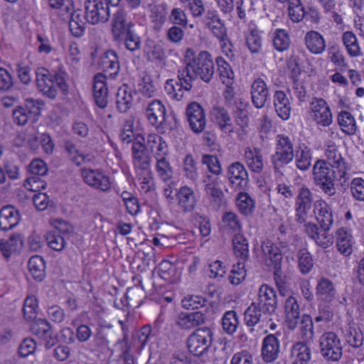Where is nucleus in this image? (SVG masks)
<instances>
[{
  "instance_id": "nucleus-20",
  "label": "nucleus",
  "mask_w": 364,
  "mask_h": 364,
  "mask_svg": "<svg viewBox=\"0 0 364 364\" xmlns=\"http://www.w3.org/2000/svg\"><path fill=\"white\" fill-rule=\"evenodd\" d=\"M145 139L137 136L132 144V155L134 166L140 170H147L150 167V157L146 154Z\"/></svg>"
},
{
  "instance_id": "nucleus-45",
  "label": "nucleus",
  "mask_w": 364,
  "mask_h": 364,
  "mask_svg": "<svg viewBox=\"0 0 364 364\" xmlns=\"http://www.w3.org/2000/svg\"><path fill=\"white\" fill-rule=\"evenodd\" d=\"M272 43L274 49L279 52L287 50L290 45V38L284 29L277 28L272 33Z\"/></svg>"
},
{
  "instance_id": "nucleus-47",
  "label": "nucleus",
  "mask_w": 364,
  "mask_h": 364,
  "mask_svg": "<svg viewBox=\"0 0 364 364\" xmlns=\"http://www.w3.org/2000/svg\"><path fill=\"white\" fill-rule=\"evenodd\" d=\"M342 41L350 57H358L361 55L357 37L352 31H346L343 33Z\"/></svg>"
},
{
  "instance_id": "nucleus-41",
  "label": "nucleus",
  "mask_w": 364,
  "mask_h": 364,
  "mask_svg": "<svg viewBox=\"0 0 364 364\" xmlns=\"http://www.w3.org/2000/svg\"><path fill=\"white\" fill-rule=\"evenodd\" d=\"M30 273L34 279L41 282L46 276V264L42 257L36 255L30 258L28 262Z\"/></svg>"
},
{
  "instance_id": "nucleus-7",
  "label": "nucleus",
  "mask_w": 364,
  "mask_h": 364,
  "mask_svg": "<svg viewBox=\"0 0 364 364\" xmlns=\"http://www.w3.org/2000/svg\"><path fill=\"white\" fill-rule=\"evenodd\" d=\"M81 176L87 186L95 190L107 193L111 189L110 177L101 169L83 168L81 169Z\"/></svg>"
},
{
  "instance_id": "nucleus-1",
  "label": "nucleus",
  "mask_w": 364,
  "mask_h": 364,
  "mask_svg": "<svg viewBox=\"0 0 364 364\" xmlns=\"http://www.w3.org/2000/svg\"><path fill=\"white\" fill-rule=\"evenodd\" d=\"M185 66L178 70V75L186 91L193 87V81L200 79L210 82L215 73L214 63L211 55L205 50L197 52L188 48L184 55Z\"/></svg>"
},
{
  "instance_id": "nucleus-35",
  "label": "nucleus",
  "mask_w": 364,
  "mask_h": 364,
  "mask_svg": "<svg viewBox=\"0 0 364 364\" xmlns=\"http://www.w3.org/2000/svg\"><path fill=\"white\" fill-rule=\"evenodd\" d=\"M304 40L307 48L314 54H321L326 49V41L318 31L307 32Z\"/></svg>"
},
{
  "instance_id": "nucleus-28",
  "label": "nucleus",
  "mask_w": 364,
  "mask_h": 364,
  "mask_svg": "<svg viewBox=\"0 0 364 364\" xmlns=\"http://www.w3.org/2000/svg\"><path fill=\"white\" fill-rule=\"evenodd\" d=\"M245 161L250 170L255 173H260L264 168V158L258 148L247 147L244 151Z\"/></svg>"
},
{
  "instance_id": "nucleus-25",
  "label": "nucleus",
  "mask_w": 364,
  "mask_h": 364,
  "mask_svg": "<svg viewBox=\"0 0 364 364\" xmlns=\"http://www.w3.org/2000/svg\"><path fill=\"white\" fill-rule=\"evenodd\" d=\"M205 316L200 311L181 312L176 319V324L183 330H188L205 323Z\"/></svg>"
},
{
  "instance_id": "nucleus-57",
  "label": "nucleus",
  "mask_w": 364,
  "mask_h": 364,
  "mask_svg": "<svg viewBox=\"0 0 364 364\" xmlns=\"http://www.w3.org/2000/svg\"><path fill=\"white\" fill-rule=\"evenodd\" d=\"M245 261H240L232 266L229 275L230 282L233 285L240 284L246 277Z\"/></svg>"
},
{
  "instance_id": "nucleus-43",
  "label": "nucleus",
  "mask_w": 364,
  "mask_h": 364,
  "mask_svg": "<svg viewBox=\"0 0 364 364\" xmlns=\"http://www.w3.org/2000/svg\"><path fill=\"white\" fill-rule=\"evenodd\" d=\"M234 253L237 258L245 261L249 257V246L247 239L240 233L235 234L232 238Z\"/></svg>"
},
{
  "instance_id": "nucleus-30",
  "label": "nucleus",
  "mask_w": 364,
  "mask_h": 364,
  "mask_svg": "<svg viewBox=\"0 0 364 364\" xmlns=\"http://www.w3.org/2000/svg\"><path fill=\"white\" fill-rule=\"evenodd\" d=\"M336 247L338 251L345 257L353 252V237L344 228L338 229L336 232Z\"/></svg>"
},
{
  "instance_id": "nucleus-51",
  "label": "nucleus",
  "mask_w": 364,
  "mask_h": 364,
  "mask_svg": "<svg viewBox=\"0 0 364 364\" xmlns=\"http://www.w3.org/2000/svg\"><path fill=\"white\" fill-rule=\"evenodd\" d=\"M296 167L301 171H306L311 166V152L310 149L304 146L294 154Z\"/></svg>"
},
{
  "instance_id": "nucleus-59",
  "label": "nucleus",
  "mask_w": 364,
  "mask_h": 364,
  "mask_svg": "<svg viewBox=\"0 0 364 364\" xmlns=\"http://www.w3.org/2000/svg\"><path fill=\"white\" fill-rule=\"evenodd\" d=\"M168 21L173 26L187 28L188 19L186 13L181 8H173L168 16Z\"/></svg>"
},
{
  "instance_id": "nucleus-40",
  "label": "nucleus",
  "mask_w": 364,
  "mask_h": 364,
  "mask_svg": "<svg viewBox=\"0 0 364 364\" xmlns=\"http://www.w3.org/2000/svg\"><path fill=\"white\" fill-rule=\"evenodd\" d=\"M133 103L132 91L127 86L118 89L116 95V104L117 109L122 113L127 112L131 108Z\"/></svg>"
},
{
  "instance_id": "nucleus-49",
  "label": "nucleus",
  "mask_w": 364,
  "mask_h": 364,
  "mask_svg": "<svg viewBox=\"0 0 364 364\" xmlns=\"http://www.w3.org/2000/svg\"><path fill=\"white\" fill-rule=\"evenodd\" d=\"M178 81L173 79L166 80L164 86V90L168 96L175 100H180L183 96V91L186 90L185 87L181 85V80L178 77Z\"/></svg>"
},
{
  "instance_id": "nucleus-37",
  "label": "nucleus",
  "mask_w": 364,
  "mask_h": 364,
  "mask_svg": "<svg viewBox=\"0 0 364 364\" xmlns=\"http://www.w3.org/2000/svg\"><path fill=\"white\" fill-rule=\"evenodd\" d=\"M337 122L341 130L348 136L356 134L357 124L353 115L348 111H341L337 116Z\"/></svg>"
},
{
  "instance_id": "nucleus-17",
  "label": "nucleus",
  "mask_w": 364,
  "mask_h": 364,
  "mask_svg": "<svg viewBox=\"0 0 364 364\" xmlns=\"http://www.w3.org/2000/svg\"><path fill=\"white\" fill-rule=\"evenodd\" d=\"M313 213L320 228L328 232L333 223L331 207L324 200H317L314 203Z\"/></svg>"
},
{
  "instance_id": "nucleus-21",
  "label": "nucleus",
  "mask_w": 364,
  "mask_h": 364,
  "mask_svg": "<svg viewBox=\"0 0 364 364\" xmlns=\"http://www.w3.org/2000/svg\"><path fill=\"white\" fill-rule=\"evenodd\" d=\"M265 264L273 268L282 266V255L279 247L271 240H267L261 245Z\"/></svg>"
},
{
  "instance_id": "nucleus-29",
  "label": "nucleus",
  "mask_w": 364,
  "mask_h": 364,
  "mask_svg": "<svg viewBox=\"0 0 364 364\" xmlns=\"http://www.w3.org/2000/svg\"><path fill=\"white\" fill-rule=\"evenodd\" d=\"M20 220L18 211L11 205H6L0 210V228L7 231L18 225Z\"/></svg>"
},
{
  "instance_id": "nucleus-18",
  "label": "nucleus",
  "mask_w": 364,
  "mask_h": 364,
  "mask_svg": "<svg viewBox=\"0 0 364 364\" xmlns=\"http://www.w3.org/2000/svg\"><path fill=\"white\" fill-rule=\"evenodd\" d=\"M227 178L235 188L245 189L249 183L248 173L245 166L239 161L229 165L227 170Z\"/></svg>"
},
{
  "instance_id": "nucleus-22",
  "label": "nucleus",
  "mask_w": 364,
  "mask_h": 364,
  "mask_svg": "<svg viewBox=\"0 0 364 364\" xmlns=\"http://www.w3.org/2000/svg\"><path fill=\"white\" fill-rule=\"evenodd\" d=\"M105 80V74H96L94 77L92 87L95 104L102 109L105 108L108 102V88Z\"/></svg>"
},
{
  "instance_id": "nucleus-19",
  "label": "nucleus",
  "mask_w": 364,
  "mask_h": 364,
  "mask_svg": "<svg viewBox=\"0 0 364 364\" xmlns=\"http://www.w3.org/2000/svg\"><path fill=\"white\" fill-rule=\"evenodd\" d=\"M32 333L43 340L46 348L53 347L57 343V338L53 336L50 323L46 319H36L31 325Z\"/></svg>"
},
{
  "instance_id": "nucleus-33",
  "label": "nucleus",
  "mask_w": 364,
  "mask_h": 364,
  "mask_svg": "<svg viewBox=\"0 0 364 364\" xmlns=\"http://www.w3.org/2000/svg\"><path fill=\"white\" fill-rule=\"evenodd\" d=\"M103 71L114 78L119 73L120 65L117 53L113 50L107 51L101 59Z\"/></svg>"
},
{
  "instance_id": "nucleus-60",
  "label": "nucleus",
  "mask_w": 364,
  "mask_h": 364,
  "mask_svg": "<svg viewBox=\"0 0 364 364\" xmlns=\"http://www.w3.org/2000/svg\"><path fill=\"white\" fill-rule=\"evenodd\" d=\"M222 221L225 228L233 232L240 233L242 230V224L238 216L233 212H226L223 214Z\"/></svg>"
},
{
  "instance_id": "nucleus-5",
  "label": "nucleus",
  "mask_w": 364,
  "mask_h": 364,
  "mask_svg": "<svg viewBox=\"0 0 364 364\" xmlns=\"http://www.w3.org/2000/svg\"><path fill=\"white\" fill-rule=\"evenodd\" d=\"M320 352L322 357L327 361H338L343 355L341 342L337 334L328 331L319 338Z\"/></svg>"
},
{
  "instance_id": "nucleus-61",
  "label": "nucleus",
  "mask_w": 364,
  "mask_h": 364,
  "mask_svg": "<svg viewBox=\"0 0 364 364\" xmlns=\"http://www.w3.org/2000/svg\"><path fill=\"white\" fill-rule=\"evenodd\" d=\"M299 267L302 274L309 273L314 265L313 259L306 249L300 250L298 252Z\"/></svg>"
},
{
  "instance_id": "nucleus-23",
  "label": "nucleus",
  "mask_w": 364,
  "mask_h": 364,
  "mask_svg": "<svg viewBox=\"0 0 364 364\" xmlns=\"http://www.w3.org/2000/svg\"><path fill=\"white\" fill-rule=\"evenodd\" d=\"M280 343L277 334H269L262 341V358L266 363H272L279 357Z\"/></svg>"
},
{
  "instance_id": "nucleus-42",
  "label": "nucleus",
  "mask_w": 364,
  "mask_h": 364,
  "mask_svg": "<svg viewBox=\"0 0 364 364\" xmlns=\"http://www.w3.org/2000/svg\"><path fill=\"white\" fill-rule=\"evenodd\" d=\"M236 201L237 208L241 214L245 216L252 214L255 208V203L250 194L240 191L237 193Z\"/></svg>"
},
{
  "instance_id": "nucleus-36",
  "label": "nucleus",
  "mask_w": 364,
  "mask_h": 364,
  "mask_svg": "<svg viewBox=\"0 0 364 364\" xmlns=\"http://www.w3.org/2000/svg\"><path fill=\"white\" fill-rule=\"evenodd\" d=\"M66 14L67 18H70L69 28L72 35L77 38L81 37L85 30L86 23L84 21L85 16H82L80 10L73 11V9L70 11V14Z\"/></svg>"
},
{
  "instance_id": "nucleus-50",
  "label": "nucleus",
  "mask_w": 364,
  "mask_h": 364,
  "mask_svg": "<svg viewBox=\"0 0 364 364\" xmlns=\"http://www.w3.org/2000/svg\"><path fill=\"white\" fill-rule=\"evenodd\" d=\"M289 17L294 23L301 21L305 17V9L301 0H287Z\"/></svg>"
},
{
  "instance_id": "nucleus-3",
  "label": "nucleus",
  "mask_w": 364,
  "mask_h": 364,
  "mask_svg": "<svg viewBox=\"0 0 364 364\" xmlns=\"http://www.w3.org/2000/svg\"><path fill=\"white\" fill-rule=\"evenodd\" d=\"M313 179L315 185L325 194L333 196L336 193V171L326 160H317L313 166Z\"/></svg>"
},
{
  "instance_id": "nucleus-63",
  "label": "nucleus",
  "mask_w": 364,
  "mask_h": 364,
  "mask_svg": "<svg viewBox=\"0 0 364 364\" xmlns=\"http://www.w3.org/2000/svg\"><path fill=\"white\" fill-rule=\"evenodd\" d=\"M246 44L252 53H257L262 48V38L257 29L251 30L246 37Z\"/></svg>"
},
{
  "instance_id": "nucleus-13",
  "label": "nucleus",
  "mask_w": 364,
  "mask_h": 364,
  "mask_svg": "<svg viewBox=\"0 0 364 364\" xmlns=\"http://www.w3.org/2000/svg\"><path fill=\"white\" fill-rule=\"evenodd\" d=\"M36 81L38 90L46 97L54 100L58 95L53 76L46 68L40 67L36 70Z\"/></svg>"
},
{
  "instance_id": "nucleus-48",
  "label": "nucleus",
  "mask_w": 364,
  "mask_h": 364,
  "mask_svg": "<svg viewBox=\"0 0 364 364\" xmlns=\"http://www.w3.org/2000/svg\"><path fill=\"white\" fill-rule=\"evenodd\" d=\"M239 323L237 314L233 310L226 311L223 316L221 320L223 330L229 335L236 332Z\"/></svg>"
},
{
  "instance_id": "nucleus-8",
  "label": "nucleus",
  "mask_w": 364,
  "mask_h": 364,
  "mask_svg": "<svg viewBox=\"0 0 364 364\" xmlns=\"http://www.w3.org/2000/svg\"><path fill=\"white\" fill-rule=\"evenodd\" d=\"M110 32L114 41L131 28H135V23L124 9L119 8L110 16Z\"/></svg>"
},
{
  "instance_id": "nucleus-62",
  "label": "nucleus",
  "mask_w": 364,
  "mask_h": 364,
  "mask_svg": "<svg viewBox=\"0 0 364 364\" xmlns=\"http://www.w3.org/2000/svg\"><path fill=\"white\" fill-rule=\"evenodd\" d=\"M156 172L159 178L164 181H167L171 178L173 169L166 158L156 159Z\"/></svg>"
},
{
  "instance_id": "nucleus-16",
  "label": "nucleus",
  "mask_w": 364,
  "mask_h": 364,
  "mask_svg": "<svg viewBox=\"0 0 364 364\" xmlns=\"http://www.w3.org/2000/svg\"><path fill=\"white\" fill-rule=\"evenodd\" d=\"M176 198L179 208L183 213L193 212L198 202V196L193 188L184 185L176 191Z\"/></svg>"
},
{
  "instance_id": "nucleus-24",
  "label": "nucleus",
  "mask_w": 364,
  "mask_h": 364,
  "mask_svg": "<svg viewBox=\"0 0 364 364\" xmlns=\"http://www.w3.org/2000/svg\"><path fill=\"white\" fill-rule=\"evenodd\" d=\"M146 117L152 125L166 126V111L159 100H153L146 109Z\"/></svg>"
},
{
  "instance_id": "nucleus-38",
  "label": "nucleus",
  "mask_w": 364,
  "mask_h": 364,
  "mask_svg": "<svg viewBox=\"0 0 364 364\" xmlns=\"http://www.w3.org/2000/svg\"><path fill=\"white\" fill-rule=\"evenodd\" d=\"M114 42L123 44L128 50L132 52L139 50L141 45V37L136 33L134 28H131Z\"/></svg>"
},
{
  "instance_id": "nucleus-56",
  "label": "nucleus",
  "mask_w": 364,
  "mask_h": 364,
  "mask_svg": "<svg viewBox=\"0 0 364 364\" xmlns=\"http://www.w3.org/2000/svg\"><path fill=\"white\" fill-rule=\"evenodd\" d=\"M204 183H206L204 188L205 194L212 202L220 205L224 198V193L222 190L217 187L214 181L207 183L206 181L204 180Z\"/></svg>"
},
{
  "instance_id": "nucleus-11",
  "label": "nucleus",
  "mask_w": 364,
  "mask_h": 364,
  "mask_svg": "<svg viewBox=\"0 0 364 364\" xmlns=\"http://www.w3.org/2000/svg\"><path fill=\"white\" fill-rule=\"evenodd\" d=\"M264 315H272L275 313L277 309V296L275 290L267 284L260 286L257 299L253 301Z\"/></svg>"
},
{
  "instance_id": "nucleus-64",
  "label": "nucleus",
  "mask_w": 364,
  "mask_h": 364,
  "mask_svg": "<svg viewBox=\"0 0 364 364\" xmlns=\"http://www.w3.org/2000/svg\"><path fill=\"white\" fill-rule=\"evenodd\" d=\"M206 299L201 296L189 294L185 296L182 301V306L186 309H198L205 305Z\"/></svg>"
},
{
  "instance_id": "nucleus-6",
  "label": "nucleus",
  "mask_w": 364,
  "mask_h": 364,
  "mask_svg": "<svg viewBox=\"0 0 364 364\" xmlns=\"http://www.w3.org/2000/svg\"><path fill=\"white\" fill-rule=\"evenodd\" d=\"M213 336V333L210 328L196 329L188 338L187 346L190 353L200 356L207 352L212 344Z\"/></svg>"
},
{
  "instance_id": "nucleus-52",
  "label": "nucleus",
  "mask_w": 364,
  "mask_h": 364,
  "mask_svg": "<svg viewBox=\"0 0 364 364\" xmlns=\"http://www.w3.org/2000/svg\"><path fill=\"white\" fill-rule=\"evenodd\" d=\"M232 108L236 123L241 127L247 126L249 117L247 105L242 100H237L235 102V106Z\"/></svg>"
},
{
  "instance_id": "nucleus-10",
  "label": "nucleus",
  "mask_w": 364,
  "mask_h": 364,
  "mask_svg": "<svg viewBox=\"0 0 364 364\" xmlns=\"http://www.w3.org/2000/svg\"><path fill=\"white\" fill-rule=\"evenodd\" d=\"M204 21L206 27L208 28L219 41L223 43L221 45L223 49L228 47V45L230 47L232 46L228 39L225 23L220 18L216 11L208 10L205 15Z\"/></svg>"
},
{
  "instance_id": "nucleus-4",
  "label": "nucleus",
  "mask_w": 364,
  "mask_h": 364,
  "mask_svg": "<svg viewBox=\"0 0 364 364\" xmlns=\"http://www.w3.org/2000/svg\"><path fill=\"white\" fill-rule=\"evenodd\" d=\"M325 156L329 166L337 169L341 184L343 186L348 180L347 172L350 170V164L343 156L338 146L332 140L325 144Z\"/></svg>"
},
{
  "instance_id": "nucleus-2",
  "label": "nucleus",
  "mask_w": 364,
  "mask_h": 364,
  "mask_svg": "<svg viewBox=\"0 0 364 364\" xmlns=\"http://www.w3.org/2000/svg\"><path fill=\"white\" fill-rule=\"evenodd\" d=\"M294 149L293 141L284 134L276 136L274 153L271 156V163L276 173L283 175L287 166L293 162Z\"/></svg>"
},
{
  "instance_id": "nucleus-31",
  "label": "nucleus",
  "mask_w": 364,
  "mask_h": 364,
  "mask_svg": "<svg viewBox=\"0 0 364 364\" xmlns=\"http://www.w3.org/2000/svg\"><path fill=\"white\" fill-rule=\"evenodd\" d=\"M311 357V351L304 342H296L291 348V360L295 364H308Z\"/></svg>"
},
{
  "instance_id": "nucleus-34",
  "label": "nucleus",
  "mask_w": 364,
  "mask_h": 364,
  "mask_svg": "<svg viewBox=\"0 0 364 364\" xmlns=\"http://www.w3.org/2000/svg\"><path fill=\"white\" fill-rule=\"evenodd\" d=\"M211 114L213 121L219 126L220 129L225 133L233 132L230 117L228 111L223 107H213Z\"/></svg>"
},
{
  "instance_id": "nucleus-44",
  "label": "nucleus",
  "mask_w": 364,
  "mask_h": 364,
  "mask_svg": "<svg viewBox=\"0 0 364 364\" xmlns=\"http://www.w3.org/2000/svg\"><path fill=\"white\" fill-rule=\"evenodd\" d=\"M218 72L223 84L232 85L234 80V73L230 65L222 57L216 58Z\"/></svg>"
},
{
  "instance_id": "nucleus-54",
  "label": "nucleus",
  "mask_w": 364,
  "mask_h": 364,
  "mask_svg": "<svg viewBox=\"0 0 364 364\" xmlns=\"http://www.w3.org/2000/svg\"><path fill=\"white\" fill-rule=\"evenodd\" d=\"M46 239L48 246L55 251L60 252L66 245L65 237L60 235L57 230L48 232L46 234Z\"/></svg>"
},
{
  "instance_id": "nucleus-39",
  "label": "nucleus",
  "mask_w": 364,
  "mask_h": 364,
  "mask_svg": "<svg viewBox=\"0 0 364 364\" xmlns=\"http://www.w3.org/2000/svg\"><path fill=\"white\" fill-rule=\"evenodd\" d=\"M23 245L22 236L19 234H14L7 240H0V250L3 255L8 258L11 253L16 252L21 249Z\"/></svg>"
},
{
  "instance_id": "nucleus-15",
  "label": "nucleus",
  "mask_w": 364,
  "mask_h": 364,
  "mask_svg": "<svg viewBox=\"0 0 364 364\" xmlns=\"http://www.w3.org/2000/svg\"><path fill=\"white\" fill-rule=\"evenodd\" d=\"M313 119L318 126L328 127L333 122V114L328 103L322 98H314L310 103Z\"/></svg>"
},
{
  "instance_id": "nucleus-14",
  "label": "nucleus",
  "mask_w": 364,
  "mask_h": 364,
  "mask_svg": "<svg viewBox=\"0 0 364 364\" xmlns=\"http://www.w3.org/2000/svg\"><path fill=\"white\" fill-rule=\"evenodd\" d=\"M186 114L191 130L196 134L203 132L206 126V118L202 106L196 102H192L187 105Z\"/></svg>"
},
{
  "instance_id": "nucleus-26",
  "label": "nucleus",
  "mask_w": 364,
  "mask_h": 364,
  "mask_svg": "<svg viewBox=\"0 0 364 364\" xmlns=\"http://www.w3.org/2000/svg\"><path fill=\"white\" fill-rule=\"evenodd\" d=\"M252 102L254 106L260 109L264 107L269 99V90L264 80L257 78L251 86Z\"/></svg>"
},
{
  "instance_id": "nucleus-32",
  "label": "nucleus",
  "mask_w": 364,
  "mask_h": 364,
  "mask_svg": "<svg viewBox=\"0 0 364 364\" xmlns=\"http://www.w3.org/2000/svg\"><path fill=\"white\" fill-rule=\"evenodd\" d=\"M274 106L277 115L283 120L289 118L291 114L290 102L284 91L277 90L274 95Z\"/></svg>"
},
{
  "instance_id": "nucleus-27",
  "label": "nucleus",
  "mask_w": 364,
  "mask_h": 364,
  "mask_svg": "<svg viewBox=\"0 0 364 364\" xmlns=\"http://www.w3.org/2000/svg\"><path fill=\"white\" fill-rule=\"evenodd\" d=\"M284 314L288 328L290 330L295 329L300 318V309L298 301L294 296H289L286 299Z\"/></svg>"
},
{
  "instance_id": "nucleus-58",
  "label": "nucleus",
  "mask_w": 364,
  "mask_h": 364,
  "mask_svg": "<svg viewBox=\"0 0 364 364\" xmlns=\"http://www.w3.org/2000/svg\"><path fill=\"white\" fill-rule=\"evenodd\" d=\"M144 53L149 61L162 62L166 59L165 50L159 45H146Z\"/></svg>"
},
{
  "instance_id": "nucleus-53",
  "label": "nucleus",
  "mask_w": 364,
  "mask_h": 364,
  "mask_svg": "<svg viewBox=\"0 0 364 364\" xmlns=\"http://www.w3.org/2000/svg\"><path fill=\"white\" fill-rule=\"evenodd\" d=\"M263 314L262 310L253 302L244 313V321L248 327L256 326L261 320Z\"/></svg>"
},
{
  "instance_id": "nucleus-46",
  "label": "nucleus",
  "mask_w": 364,
  "mask_h": 364,
  "mask_svg": "<svg viewBox=\"0 0 364 364\" xmlns=\"http://www.w3.org/2000/svg\"><path fill=\"white\" fill-rule=\"evenodd\" d=\"M316 294L321 300L331 301L336 295L332 282L326 278L321 279L317 285Z\"/></svg>"
},
{
  "instance_id": "nucleus-55",
  "label": "nucleus",
  "mask_w": 364,
  "mask_h": 364,
  "mask_svg": "<svg viewBox=\"0 0 364 364\" xmlns=\"http://www.w3.org/2000/svg\"><path fill=\"white\" fill-rule=\"evenodd\" d=\"M299 330L301 337L303 339L306 341H310L313 339L314 336V323L312 318L310 315L304 314L302 316L300 322Z\"/></svg>"
},
{
  "instance_id": "nucleus-12",
  "label": "nucleus",
  "mask_w": 364,
  "mask_h": 364,
  "mask_svg": "<svg viewBox=\"0 0 364 364\" xmlns=\"http://www.w3.org/2000/svg\"><path fill=\"white\" fill-rule=\"evenodd\" d=\"M313 194L308 188L299 189L295 200V220L300 224L304 223L310 210L314 208Z\"/></svg>"
},
{
  "instance_id": "nucleus-9",
  "label": "nucleus",
  "mask_w": 364,
  "mask_h": 364,
  "mask_svg": "<svg viewBox=\"0 0 364 364\" xmlns=\"http://www.w3.org/2000/svg\"><path fill=\"white\" fill-rule=\"evenodd\" d=\"M110 18L109 7L104 0H87L85 2V18L88 23L95 25L104 23Z\"/></svg>"
}]
</instances>
